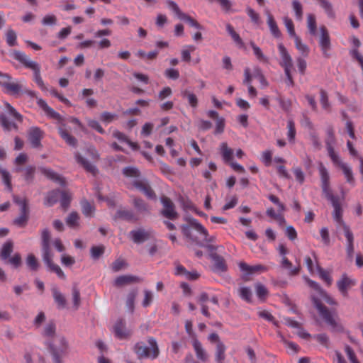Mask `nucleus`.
Listing matches in <instances>:
<instances>
[{"label":"nucleus","instance_id":"nucleus-57","mask_svg":"<svg viewBox=\"0 0 363 363\" xmlns=\"http://www.w3.org/2000/svg\"><path fill=\"white\" fill-rule=\"evenodd\" d=\"M320 102L323 108L329 111L330 105L328 101V96L327 92L324 89H321L320 91Z\"/></svg>","mask_w":363,"mask_h":363},{"label":"nucleus","instance_id":"nucleus-2","mask_svg":"<svg viewBox=\"0 0 363 363\" xmlns=\"http://www.w3.org/2000/svg\"><path fill=\"white\" fill-rule=\"evenodd\" d=\"M123 174L126 177L135 178L132 182L133 186L143 192L147 198L152 199H155V193L147 181L145 179H139L140 172L138 168L134 167H125L123 169Z\"/></svg>","mask_w":363,"mask_h":363},{"label":"nucleus","instance_id":"nucleus-35","mask_svg":"<svg viewBox=\"0 0 363 363\" xmlns=\"http://www.w3.org/2000/svg\"><path fill=\"white\" fill-rule=\"evenodd\" d=\"M13 244L12 241H6L2 246L0 253V257L3 260L7 259L13 252Z\"/></svg>","mask_w":363,"mask_h":363},{"label":"nucleus","instance_id":"nucleus-27","mask_svg":"<svg viewBox=\"0 0 363 363\" xmlns=\"http://www.w3.org/2000/svg\"><path fill=\"white\" fill-rule=\"evenodd\" d=\"M116 218L123 219L127 221H135L137 218L131 210L121 208L117 211L116 214Z\"/></svg>","mask_w":363,"mask_h":363},{"label":"nucleus","instance_id":"nucleus-52","mask_svg":"<svg viewBox=\"0 0 363 363\" xmlns=\"http://www.w3.org/2000/svg\"><path fill=\"white\" fill-rule=\"evenodd\" d=\"M327 151H328V156L330 157L332 162H333V164L335 166L340 167L341 164H345V162H342L341 161L337 153L335 152L334 147L328 148Z\"/></svg>","mask_w":363,"mask_h":363},{"label":"nucleus","instance_id":"nucleus-14","mask_svg":"<svg viewBox=\"0 0 363 363\" xmlns=\"http://www.w3.org/2000/svg\"><path fill=\"white\" fill-rule=\"evenodd\" d=\"M43 260L50 270L52 272H55L57 277L62 279H65L66 276L61 268L56 264H54L52 262V253H47L43 255Z\"/></svg>","mask_w":363,"mask_h":363},{"label":"nucleus","instance_id":"nucleus-10","mask_svg":"<svg viewBox=\"0 0 363 363\" xmlns=\"http://www.w3.org/2000/svg\"><path fill=\"white\" fill-rule=\"evenodd\" d=\"M131 239L135 243L139 244L144 242L153 237V232L150 230L139 228L130 232Z\"/></svg>","mask_w":363,"mask_h":363},{"label":"nucleus","instance_id":"nucleus-41","mask_svg":"<svg viewBox=\"0 0 363 363\" xmlns=\"http://www.w3.org/2000/svg\"><path fill=\"white\" fill-rule=\"evenodd\" d=\"M225 350L226 347L225 345L222 342H219L216 345V360L218 363H222L223 361L225 358Z\"/></svg>","mask_w":363,"mask_h":363},{"label":"nucleus","instance_id":"nucleus-36","mask_svg":"<svg viewBox=\"0 0 363 363\" xmlns=\"http://www.w3.org/2000/svg\"><path fill=\"white\" fill-rule=\"evenodd\" d=\"M52 292L54 300L58 307L60 308H65L66 306V298L64 295L56 287L52 289Z\"/></svg>","mask_w":363,"mask_h":363},{"label":"nucleus","instance_id":"nucleus-1","mask_svg":"<svg viewBox=\"0 0 363 363\" xmlns=\"http://www.w3.org/2000/svg\"><path fill=\"white\" fill-rule=\"evenodd\" d=\"M330 201L334 208L333 218L335 221L337 223L338 228H341L344 232L346 238V251L349 258L352 259L354 255V235L351 231L350 227L342 220V209L340 199L337 196L334 195L330 197H326Z\"/></svg>","mask_w":363,"mask_h":363},{"label":"nucleus","instance_id":"nucleus-3","mask_svg":"<svg viewBox=\"0 0 363 363\" xmlns=\"http://www.w3.org/2000/svg\"><path fill=\"white\" fill-rule=\"evenodd\" d=\"M12 55L15 60L20 62L25 67L33 71L34 82L43 91L46 90V86L40 75V67L39 64L31 60L27 55L21 51L15 50Z\"/></svg>","mask_w":363,"mask_h":363},{"label":"nucleus","instance_id":"nucleus-55","mask_svg":"<svg viewBox=\"0 0 363 363\" xmlns=\"http://www.w3.org/2000/svg\"><path fill=\"white\" fill-rule=\"evenodd\" d=\"M5 107L11 116H12L17 121L22 122V115L20 114L10 104L6 102Z\"/></svg>","mask_w":363,"mask_h":363},{"label":"nucleus","instance_id":"nucleus-30","mask_svg":"<svg viewBox=\"0 0 363 363\" xmlns=\"http://www.w3.org/2000/svg\"><path fill=\"white\" fill-rule=\"evenodd\" d=\"M287 133L286 136L289 143L295 144L296 142V130L295 127V123L293 120H289L287 122Z\"/></svg>","mask_w":363,"mask_h":363},{"label":"nucleus","instance_id":"nucleus-54","mask_svg":"<svg viewBox=\"0 0 363 363\" xmlns=\"http://www.w3.org/2000/svg\"><path fill=\"white\" fill-rule=\"evenodd\" d=\"M255 290L256 294L260 300H264L268 295V290L260 283L255 284Z\"/></svg>","mask_w":363,"mask_h":363},{"label":"nucleus","instance_id":"nucleus-24","mask_svg":"<svg viewBox=\"0 0 363 363\" xmlns=\"http://www.w3.org/2000/svg\"><path fill=\"white\" fill-rule=\"evenodd\" d=\"M220 152L225 162L229 163L233 159V150L228 147L227 143H222L220 145Z\"/></svg>","mask_w":363,"mask_h":363},{"label":"nucleus","instance_id":"nucleus-60","mask_svg":"<svg viewBox=\"0 0 363 363\" xmlns=\"http://www.w3.org/2000/svg\"><path fill=\"white\" fill-rule=\"evenodd\" d=\"M196 50L194 45H187L182 50V59L184 62H190L191 60V52Z\"/></svg>","mask_w":363,"mask_h":363},{"label":"nucleus","instance_id":"nucleus-26","mask_svg":"<svg viewBox=\"0 0 363 363\" xmlns=\"http://www.w3.org/2000/svg\"><path fill=\"white\" fill-rule=\"evenodd\" d=\"M312 254L313 255L315 260L316 261V271L318 272L319 276L321 278V279H323L327 284L328 286H330L332 284V281H333V279L330 277V272L325 270L324 269H323L322 267H320L318 265V261H317V257H316L315 252L313 251Z\"/></svg>","mask_w":363,"mask_h":363},{"label":"nucleus","instance_id":"nucleus-9","mask_svg":"<svg viewBox=\"0 0 363 363\" xmlns=\"http://www.w3.org/2000/svg\"><path fill=\"white\" fill-rule=\"evenodd\" d=\"M278 50L281 57L279 65L284 68V71L288 72L289 70H291L293 68L292 57L282 43L278 45Z\"/></svg>","mask_w":363,"mask_h":363},{"label":"nucleus","instance_id":"nucleus-22","mask_svg":"<svg viewBox=\"0 0 363 363\" xmlns=\"http://www.w3.org/2000/svg\"><path fill=\"white\" fill-rule=\"evenodd\" d=\"M265 13L267 16V24L269 28L271 33L275 38H279L281 35V33L275 21L273 16L269 11H266Z\"/></svg>","mask_w":363,"mask_h":363},{"label":"nucleus","instance_id":"nucleus-51","mask_svg":"<svg viewBox=\"0 0 363 363\" xmlns=\"http://www.w3.org/2000/svg\"><path fill=\"white\" fill-rule=\"evenodd\" d=\"M282 267L289 270L290 275H296L299 272V267H292V263L286 257H283L281 260Z\"/></svg>","mask_w":363,"mask_h":363},{"label":"nucleus","instance_id":"nucleus-13","mask_svg":"<svg viewBox=\"0 0 363 363\" xmlns=\"http://www.w3.org/2000/svg\"><path fill=\"white\" fill-rule=\"evenodd\" d=\"M4 91L13 96H18L23 91V85L17 81H7L3 86Z\"/></svg>","mask_w":363,"mask_h":363},{"label":"nucleus","instance_id":"nucleus-6","mask_svg":"<svg viewBox=\"0 0 363 363\" xmlns=\"http://www.w3.org/2000/svg\"><path fill=\"white\" fill-rule=\"evenodd\" d=\"M160 201L163 206L160 211L161 215L169 220H174L177 219L179 214L173 201L166 196H162L160 198Z\"/></svg>","mask_w":363,"mask_h":363},{"label":"nucleus","instance_id":"nucleus-23","mask_svg":"<svg viewBox=\"0 0 363 363\" xmlns=\"http://www.w3.org/2000/svg\"><path fill=\"white\" fill-rule=\"evenodd\" d=\"M192 345L197 358L202 362H206L208 360V355L203 349L201 343L197 339H194L192 342Z\"/></svg>","mask_w":363,"mask_h":363},{"label":"nucleus","instance_id":"nucleus-63","mask_svg":"<svg viewBox=\"0 0 363 363\" xmlns=\"http://www.w3.org/2000/svg\"><path fill=\"white\" fill-rule=\"evenodd\" d=\"M126 266L127 263L124 259H118L112 263L111 268L113 272H118Z\"/></svg>","mask_w":363,"mask_h":363},{"label":"nucleus","instance_id":"nucleus-11","mask_svg":"<svg viewBox=\"0 0 363 363\" xmlns=\"http://www.w3.org/2000/svg\"><path fill=\"white\" fill-rule=\"evenodd\" d=\"M320 37L319 40V45L325 57H329V50L331 48L330 38L328 31L325 26H323L320 28Z\"/></svg>","mask_w":363,"mask_h":363},{"label":"nucleus","instance_id":"nucleus-38","mask_svg":"<svg viewBox=\"0 0 363 363\" xmlns=\"http://www.w3.org/2000/svg\"><path fill=\"white\" fill-rule=\"evenodd\" d=\"M29 210L21 211L20 216L13 220V224L18 227H25L28 220Z\"/></svg>","mask_w":363,"mask_h":363},{"label":"nucleus","instance_id":"nucleus-49","mask_svg":"<svg viewBox=\"0 0 363 363\" xmlns=\"http://www.w3.org/2000/svg\"><path fill=\"white\" fill-rule=\"evenodd\" d=\"M100 121L104 123L108 124L118 118L117 114L108 111H104L100 115Z\"/></svg>","mask_w":363,"mask_h":363},{"label":"nucleus","instance_id":"nucleus-21","mask_svg":"<svg viewBox=\"0 0 363 363\" xmlns=\"http://www.w3.org/2000/svg\"><path fill=\"white\" fill-rule=\"evenodd\" d=\"M142 279L136 276L133 275H122L118 277L114 281V284L117 286H122L125 284H129L135 282H140Z\"/></svg>","mask_w":363,"mask_h":363},{"label":"nucleus","instance_id":"nucleus-7","mask_svg":"<svg viewBox=\"0 0 363 363\" xmlns=\"http://www.w3.org/2000/svg\"><path fill=\"white\" fill-rule=\"evenodd\" d=\"M57 342L58 346L52 345L50 347L53 362L56 363L60 362V359L66 354L68 348L67 342L64 337H57Z\"/></svg>","mask_w":363,"mask_h":363},{"label":"nucleus","instance_id":"nucleus-29","mask_svg":"<svg viewBox=\"0 0 363 363\" xmlns=\"http://www.w3.org/2000/svg\"><path fill=\"white\" fill-rule=\"evenodd\" d=\"M211 257L213 262V265L216 270L219 272H224L226 270L225 259L221 256L217 255L216 253H212Z\"/></svg>","mask_w":363,"mask_h":363},{"label":"nucleus","instance_id":"nucleus-32","mask_svg":"<svg viewBox=\"0 0 363 363\" xmlns=\"http://www.w3.org/2000/svg\"><path fill=\"white\" fill-rule=\"evenodd\" d=\"M76 160L79 164H80L87 172L95 174L96 172V167L91 164L88 160L80 155L79 153L75 155Z\"/></svg>","mask_w":363,"mask_h":363},{"label":"nucleus","instance_id":"nucleus-34","mask_svg":"<svg viewBox=\"0 0 363 363\" xmlns=\"http://www.w3.org/2000/svg\"><path fill=\"white\" fill-rule=\"evenodd\" d=\"M60 191L59 189L50 191L46 196L45 204L48 206H52L56 203L59 200Z\"/></svg>","mask_w":363,"mask_h":363},{"label":"nucleus","instance_id":"nucleus-59","mask_svg":"<svg viewBox=\"0 0 363 363\" xmlns=\"http://www.w3.org/2000/svg\"><path fill=\"white\" fill-rule=\"evenodd\" d=\"M320 6L325 10L327 15L331 18L334 17V12L331 4L328 0H317Z\"/></svg>","mask_w":363,"mask_h":363},{"label":"nucleus","instance_id":"nucleus-28","mask_svg":"<svg viewBox=\"0 0 363 363\" xmlns=\"http://www.w3.org/2000/svg\"><path fill=\"white\" fill-rule=\"evenodd\" d=\"M42 239V248L43 255L50 253V233L48 229H44L41 232Z\"/></svg>","mask_w":363,"mask_h":363},{"label":"nucleus","instance_id":"nucleus-12","mask_svg":"<svg viewBox=\"0 0 363 363\" xmlns=\"http://www.w3.org/2000/svg\"><path fill=\"white\" fill-rule=\"evenodd\" d=\"M113 333L120 340H125L130 337L131 331L125 328V323L123 319L118 320L113 326Z\"/></svg>","mask_w":363,"mask_h":363},{"label":"nucleus","instance_id":"nucleus-17","mask_svg":"<svg viewBox=\"0 0 363 363\" xmlns=\"http://www.w3.org/2000/svg\"><path fill=\"white\" fill-rule=\"evenodd\" d=\"M41 173L45 175L48 179L52 180L58 183L61 186H65L66 182L63 177L59 175L57 173L54 172L52 169L50 168L41 167L40 169Z\"/></svg>","mask_w":363,"mask_h":363},{"label":"nucleus","instance_id":"nucleus-58","mask_svg":"<svg viewBox=\"0 0 363 363\" xmlns=\"http://www.w3.org/2000/svg\"><path fill=\"white\" fill-rule=\"evenodd\" d=\"M26 264L28 267L33 271H36L39 267V263L33 254H29L26 258Z\"/></svg>","mask_w":363,"mask_h":363},{"label":"nucleus","instance_id":"nucleus-5","mask_svg":"<svg viewBox=\"0 0 363 363\" xmlns=\"http://www.w3.org/2000/svg\"><path fill=\"white\" fill-rule=\"evenodd\" d=\"M147 342L150 346V347L145 345L143 342H138L135 345L134 350L139 359H155L158 357L160 351L156 340L152 337H150Z\"/></svg>","mask_w":363,"mask_h":363},{"label":"nucleus","instance_id":"nucleus-37","mask_svg":"<svg viewBox=\"0 0 363 363\" xmlns=\"http://www.w3.org/2000/svg\"><path fill=\"white\" fill-rule=\"evenodd\" d=\"M294 40L295 47L298 51L305 57H308L310 52L309 47L303 43L301 39L299 37H296Z\"/></svg>","mask_w":363,"mask_h":363},{"label":"nucleus","instance_id":"nucleus-33","mask_svg":"<svg viewBox=\"0 0 363 363\" xmlns=\"http://www.w3.org/2000/svg\"><path fill=\"white\" fill-rule=\"evenodd\" d=\"M340 168L342 169L347 182L351 184L352 186H354L355 180L354 178L351 167H350L347 164L345 163L341 164V167Z\"/></svg>","mask_w":363,"mask_h":363},{"label":"nucleus","instance_id":"nucleus-56","mask_svg":"<svg viewBox=\"0 0 363 363\" xmlns=\"http://www.w3.org/2000/svg\"><path fill=\"white\" fill-rule=\"evenodd\" d=\"M16 39L17 35L16 32L12 29H9L6 33V40L7 44L11 47L16 45Z\"/></svg>","mask_w":363,"mask_h":363},{"label":"nucleus","instance_id":"nucleus-18","mask_svg":"<svg viewBox=\"0 0 363 363\" xmlns=\"http://www.w3.org/2000/svg\"><path fill=\"white\" fill-rule=\"evenodd\" d=\"M316 306L320 313V315L325 320V321L330 326L335 328L337 325V323L333 318V314L328 310L327 307L320 303H318Z\"/></svg>","mask_w":363,"mask_h":363},{"label":"nucleus","instance_id":"nucleus-39","mask_svg":"<svg viewBox=\"0 0 363 363\" xmlns=\"http://www.w3.org/2000/svg\"><path fill=\"white\" fill-rule=\"evenodd\" d=\"M339 291L341 294L346 296L347 294V289L351 285V281L346 277H343L340 280H339L337 283Z\"/></svg>","mask_w":363,"mask_h":363},{"label":"nucleus","instance_id":"nucleus-53","mask_svg":"<svg viewBox=\"0 0 363 363\" xmlns=\"http://www.w3.org/2000/svg\"><path fill=\"white\" fill-rule=\"evenodd\" d=\"M292 7L295 12L296 20L301 21L303 18V6L297 0H294L292 1Z\"/></svg>","mask_w":363,"mask_h":363},{"label":"nucleus","instance_id":"nucleus-61","mask_svg":"<svg viewBox=\"0 0 363 363\" xmlns=\"http://www.w3.org/2000/svg\"><path fill=\"white\" fill-rule=\"evenodd\" d=\"M320 235L323 243L326 246H329L330 244V238L329 235V230L327 227H323L320 228Z\"/></svg>","mask_w":363,"mask_h":363},{"label":"nucleus","instance_id":"nucleus-64","mask_svg":"<svg viewBox=\"0 0 363 363\" xmlns=\"http://www.w3.org/2000/svg\"><path fill=\"white\" fill-rule=\"evenodd\" d=\"M314 339L317 340L320 345L324 346L325 348H328L330 346L329 337L326 334L321 333L314 336Z\"/></svg>","mask_w":363,"mask_h":363},{"label":"nucleus","instance_id":"nucleus-45","mask_svg":"<svg viewBox=\"0 0 363 363\" xmlns=\"http://www.w3.org/2000/svg\"><path fill=\"white\" fill-rule=\"evenodd\" d=\"M326 149L333 147L335 143V138L333 128L328 127L326 130V138L325 140Z\"/></svg>","mask_w":363,"mask_h":363},{"label":"nucleus","instance_id":"nucleus-25","mask_svg":"<svg viewBox=\"0 0 363 363\" xmlns=\"http://www.w3.org/2000/svg\"><path fill=\"white\" fill-rule=\"evenodd\" d=\"M58 133L61 138L66 142V143L72 147H76L77 144V139L72 136L69 133L60 126L58 128Z\"/></svg>","mask_w":363,"mask_h":363},{"label":"nucleus","instance_id":"nucleus-8","mask_svg":"<svg viewBox=\"0 0 363 363\" xmlns=\"http://www.w3.org/2000/svg\"><path fill=\"white\" fill-rule=\"evenodd\" d=\"M318 171L321 180V187L325 197H330L333 195L330 187V175L328 169L322 162L318 164Z\"/></svg>","mask_w":363,"mask_h":363},{"label":"nucleus","instance_id":"nucleus-19","mask_svg":"<svg viewBox=\"0 0 363 363\" xmlns=\"http://www.w3.org/2000/svg\"><path fill=\"white\" fill-rule=\"evenodd\" d=\"M38 104L45 111L48 116H49L51 118L55 119L60 122L62 121V117L60 115V113H58L53 108L50 107L44 100L39 99L38 101Z\"/></svg>","mask_w":363,"mask_h":363},{"label":"nucleus","instance_id":"nucleus-47","mask_svg":"<svg viewBox=\"0 0 363 363\" xmlns=\"http://www.w3.org/2000/svg\"><path fill=\"white\" fill-rule=\"evenodd\" d=\"M79 216L77 212H72L66 219L67 225L70 228H77L79 226Z\"/></svg>","mask_w":363,"mask_h":363},{"label":"nucleus","instance_id":"nucleus-15","mask_svg":"<svg viewBox=\"0 0 363 363\" xmlns=\"http://www.w3.org/2000/svg\"><path fill=\"white\" fill-rule=\"evenodd\" d=\"M43 131L37 127H33L28 133V139L32 146L35 148L41 146V139L43 138Z\"/></svg>","mask_w":363,"mask_h":363},{"label":"nucleus","instance_id":"nucleus-4","mask_svg":"<svg viewBox=\"0 0 363 363\" xmlns=\"http://www.w3.org/2000/svg\"><path fill=\"white\" fill-rule=\"evenodd\" d=\"M184 220L187 221L188 224L182 225L181 226L183 234L188 238L191 239V228L195 229L199 233L203 236V240L206 242H214L216 240L215 236H209L208 230L203 225H202L196 219L191 217H185Z\"/></svg>","mask_w":363,"mask_h":363},{"label":"nucleus","instance_id":"nucleus-50","mask_svg":"<svg viewBox=\"0 0 363 363\" xmlns=\"http://www.w3.org/2000/svg\"><path fill=\"white\" fill-rule=\"evenodd\" d=\"M250 46L252 47L254 54L256 56L257 59L260 62H267L268 58L263 54L261 49L255 45L254 42H250Z\"/></svg>","mask_w":363,"mask_h":363},{"label":"nucleus","instance_id":"nucleus-20","mask_svg":"<svg viewBox=\"0 0 363 363\" xmlns=\"http://www.w3.org/2000/svg\"><path fill=\"white\" fill-rule=\"evenodd\" d=\"M239 267L241 271L245 272L247 274H253L255 272H264L267 271V267L264 265L257 264L250 266L243 262L239 264Z\"/></svg>","mask_w":363,"mask_h":363},{"label":"nucleus","instance_id":"nucleus-40","mask_svg":"<svg viewBox=\"0 0 363 363\" xmlns=\"http://www.w3.org/2000/svg\"><path fill=\"white\" fill-rule=\"evenodd\" d=\"M82 211L83 214L86 217H91L94 213V206L86 200L81 201Z\"/></svg>","mask_w":363,"mask_h":363},{"label":"nucleus","instance_id":"nucleus-62","mask_svg":"<svg viewBox=\"0 0 363 363\" xmlns=\"http://www.w3.org/2000/svg\"><path fill=\"white\" fill-rule=\"evenodd\" d=\"M133 205L138 211L145 212L148 211L147 203L141 199L135 198Z\"/></svg>","mask_w":363,"mask_h":363},{"label":"nucleus","instance_id":"nucleus-48","mask_svg":"<svg viewBox=\"0 0 363 363\" xmlns=\"http://www.w3.org/2000/svg\"><path fill=\"white\" fill-rule=\"evenodd\" d=\"M284 23L286 26V28L288 31L289 35L291 38L293 39H295L296 37H298L295 32L294 26L292 20L289 18V17H284Z\"/></svg>","mask_w":363,"mask_h":363},{"label":"nucleus","instance_id":"nucleus-16","mask_svg":"<svg viewBox=\"0 0 363 363\" xmlns=\"http://www.w3.org/2000/svg\"><path fill=\"white\" fill-rule=\"evenodd\" d=\"M207 116L216 120V128L214 133L215 134H221L223 133L225 129V119L223 117H220L218 113L213 110H210L207 112Z\"/></svg>","mask_w":363,"mask_h":363},{"label":"nucleus","instance_id":"nucleus-44","mask_svg":"<svg viewBox=\"0 0 363 363\" xmlns=\"http://www.w3.org/2000/svg\"><path fill=\"white\" fill-rule=\"evenodd\" d=\"M240 297L247 303L252 302V293L251 289L247 286H242L238 290Z\"/></svg>","mask_w":363,"mask_h":363},{"label":"nucleus","instance_id":"nucleus-42","mask_svg":"<svg viewBox=\"0 0 363 363\" xmlns=\"http://www.w3.org/2000/svg\"><path fill=\"white\" fill-rule=\"evenodd\" d=\"M307 27L309 33L312 35H315L317 33V26L315 16L313 14H308L307 16Z\"/></svg>","mask_w":363,"mask_h":363},{"label":"nucleus","instance_id":"nucleus-46","mask_svg":"<svg viewBox=\"0 0 363 363\" xmlns=\"http://www.w3.org/2000/svg\"><path fill=\"white\" fill-rule=\"evenodd\" d=\"M179 19L186 22L190 26L194 27L198 30H202L203 28V26L196 20L185 13L182 14V16L179 18Z\"/></svg>","mask_w":363,"mask_h":363},{"label":"nucleus","instance_id":"nucleus-31","mask_svg":"<svg viewBox=\"0 0 363 363\" xmlns=\"http://www.w3.org/2000/svg\"><path fill=\"white\" fill-rule=\"evenodd\" d=\"M0 125L6 131L18 129L17 125L13 121H9L8 117L4 113L0 114Z\"/></svg>","mask_w":363,"mask_h":363},{"label":"nucleus","instance_id":"nucleus-43","mask_svg":"<svg viewBox=\"0 0 363 363\" xmlns=\"http://www.w3.org/2000/svg\"><path fill=\"white\" fill-rule=\"evenodd\" d=\"M182 96L187 99L188 102L191 107H197L198 99L194 93L189 91L188 90H184L182 91Z\"/></svg>","mask_w":363,"mask_h":363}]
</instances>
